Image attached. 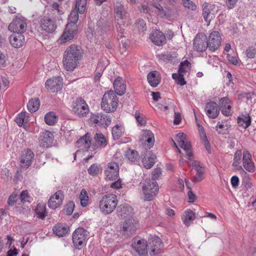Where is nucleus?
Here are the masks:
<instances>
[{
  "instance_id": "47",
  "label": "nucleus",
  "mask_w": 256,
  "mask_h": 256,
  "mask_svg": "<svg viewBox=\"0 0 256 256\" xmlns=\"http://www.w3.org/2000/svg\"><path fill=\"white\" fill-rule=\"evenodd\" d=\"M122 131L121 126L116 125L112 129V135L114 140H118L122 136Z\"/></svg>"
},
{
  "instance_id": "39",
  "label": "nucleus",
  "mask_w": 256,
  "mask_h": 256,
  "mask_svg": "<svg viewBox=\"0 0 256 256\" xmlns=\"http://www.w3.org/2000/svg\"><path fill=\"white\" fill-rule=\"evenodd\" d=\"M58 118L54 112H50L44 116L46 123L49 126L54 125L57 122Z\"/></svg>"
},
{
  "instance_id": "4",
  "label": "nucleus",
  "mask_w": 256,
  "mask_h": 256,
  "mask_svg": "<svg viewBox=\"0 0 256 256\" xmlns=\"http://www.w3.org/2000/svg\"><path fill=\"white\" fill-rule=\"evenodd\" d=\"M118 101L116 93L112 90L108 91L103 96L102 108L106 112H114L117 108Z\"/></svg>"
},
{
  "instance_id": "29",
  "label": "nucleus",
  "mask_w": 256,
  "mask_h": 256,
  "mask_svg": "<svg viewBox=\"0 0 256 256\" xmlns=\"http://www.w3.org/2000/svg\"><path fill=\"white\" fill-rule=\"evenodd\" d=\"M53 134L50 132L46 131L43 132L40 140V146L42 148H48L52 144L53 141Z\"/></svg>"
},
{
  "instance_id": "25",
  "label": "nucleus",
  "mask_w": 256,
  "mask_h": 256,
  "mask_svg": "<svg viewBox=\"0 0 256 256\" xmlns=\"http://www.w3.org/2000/svg\"><path fill=\"white\" fill-rule=\"evenodd\" d=\"M112 24V22L110 19L100 18L97 22V30L100 32V34L102 35L110 29Z\"/></svg>"
},
{
  "instance_id": "55",
  "label": "nucleus",
  "mask_w": 256,
  "mask_h": 256,
  "mask_svg": "<svg viewBox=\"0 0 256 256\" xmlns=\"http://www.w3.org/2000/svg\"><path fill=\"white\" fill-rule=\"evenodd\" d=\"M192 166L196 171V174H204V168L200 166V162L194 161L192 163Z\"/></svg>"
},
{
  "instance_id": "54",
  "label": "nucleus",
  "mask_w": 256,
  "mask_h": 256,
  "mask_svg": "<svg viewBox=\"0 0 256 256\" xmlns=\"http://www.w3.org/2000/svg\"><path fill=\"white\" fill-rule=\"evenodd\" d=\"M161 174L162 170L160 168H155L152 172V178L151 180L156 181V180L159 178Z\"/></svg>"
},
{
  "instance_id": "49",
  "label": "nucleus",
  "mask_w": 256,
  "mask_h": 256,
  "mask_svg": "<svg viewBox=\"0 0 256 256\" xmlns=\"http://www.w3.org/2000/svg\"><path fill=\"white\" fill-rule=\"evenodd\" d=\"M100 170V166L97 164H92L88 169V174L93 176H96L98 174Z\"/></svg>"
},
{
  "instance_id": "7",
  "label": "nucleus",
  "mask_w": 256,
  "mask_h": 256,
  "mask_svg": "<svg viewBox=\"0 0 256 256\" xmlns=\"http://www.w3.org/2000/svg\"><path fill=\"white\" fill-rule=\"evenodd\" d=\"M26 27L25 19L16 17L9 24L8 28L14 33L22 34L26 31Z\"/></svg>"
},
{
  "instance_id": "13",
  "label": "nucleus",
  "mask_w": 256,
  "mask_h": 256,
  "mask_svg": "<svg viewBox=\"0 0 256 256\" xmlns=\"http://www.w3.org/2000/svg\"><path fill=\"white\" fill-rule=\"evenodd\" d=\"M216 6L213 4H210L207 2H204L202 4V16L204 20L210 24L211 20L214 17L216 13L217 12Z\"/></svg>"
},
{
  "instance_id": "11",
  "label": "nucleus",
  "mask_w": 256,
  "mask_h": 256,
  "mask_svg": "<svg viewBox=\"0 0 256 256\" xmlns=\"http://www.w3.org/2000/svg\"><path fill=\"white\" fill-rule=\"evenodd\" d=\"M62 78L60 76L53 77L46 80L45 84L47 90L53 92H58L62 87Z\"/></svg>"
},
{
  "instance_id": "6",
  "label": "nucleus",
  "mask_w": 256,
  "mask_h": 256,
  "mask_svg": "<svg viewBox=\"0 0 256 256\" xmlns=\"http://www.w3.org/2000/svg\"><path fill=\"white\" fill-rule=\"evenodd\" d=\"M176 140L178 143L180 147L182 148L186 153L188 158L192 160L193 154L190 142L188 140L187 136L184 132H179L176 135Z\"/></svg>"
},
{
  "instance_id": "42",
  "label": "nucleus",
  "mask_w": 256,
  "mask_h": 256,
  "mask_svg": "<svg viewBox=\"0 0 256 256\" xmlns=\"http://www.w3.org/2000/svg\"><path fill=\"white\" fill-rule=\"evenodd\" d=\"M37 217L44 220L46 216V206L44 205L38 204L35 210Z\"/></svg>"
},
{
  "instance_id": "61",
  "label": "nucleus",
  "mask_w": 256,
  "mask_h": 256,
  "mask_svg": "<svg viewBox=\"0 0 256 256\" xmlns=\"http://www.w3.org/2000/svg\"><path fill=\"white\" fill-rule=\"evenodd\" d=\"M201 137H202V142L204 144V146L206 148H206L210 147V145L209 142H208V138L206 137V136L204 132L202 133Z\"/></svg>"
},
{
  "instance_id": "59",
  "label": "nucleus",
  "mask_w": 256,
  "mask_h": 256,
  "mask_svg": "<svg viewBox=\"0 0 256 256\" xmlns=\"http://www.w3.org/2000/svg\"><path fill=\"white\" fill-rule=\"evenodd\" d=\"M100 68V66L98 65V68L96 70V74L94 76V80L96 82L100 80L104 70L102 68Z\"/></svg>"
},
{
  "instance_id": "9",
  "label": "nucleus",
  "mask_w": 256,
  "mask_h": 256,
  "mask_svg": "<svg viewBox=\"0 0 256 256\" xmlns=\"http://www.w3.org/2000/svg\"><path fill=\"white\" fill-rule=\"evenodd\" d=\"M221 40V36L218 32H212L208 38H207L208 46L209 50L213 52L218 50L220 46Z\"/></svg>"
},
{
  "instance_id": "40",
  "label": "nucleus",
  "mask_w": 256,
  "mask_h": 256,
  "mask_svg": "<svg viewBox=\"0 0 256 256\" xmlns=\"http://www.w3.org/2000/svg\"><path fill=\"white\" fill-rule=\"evenodd\" d=\"M132 208L129 206H122L121 208V210L120 214L122 217H123L124 220L126 218H132Z\"/></svg>"
},
{
  "instance_id": "10",
  "label": "nucleus",
  "mask_w": 256,
  "mask_h": 256,
  "mask_svg": "<svg viewBox=\"0 0 256 256\" xmlns=\"http://www.w3.org/2000/svg\"><path fill=\"white\" fill-rule=\"evenodd\" d=\"M148 249H150V254L151 256L156 255V252H158L163 246V243L160 238L156 236H150L148 242Z\"/></svg>"
},
{
  "instance_id": "21",
  "label": "nucleus",
  "mask_w": 256,
  "mask_h": 256,
  "mask_svg": "<svg viewBox=\"0 0 256 256\" xmlns=\"http://www.w3.org/2000/svg\"><path fill=\"white\" fill-rule=\"evenodd\" d=\"M242 164L244 168L250 172L254 171V164L252 158V155L250 152L244 150L243 152Z\"/></svg>"
},
{
  "instance_id": "18",
  "label": "nucleus",
  "mask_w": 256,
  "mask_h": 256,
  "mask_svg": "<svg viewBox=\"0 0 256 256\" xmlns=\"http://www.w3.org/2000/svg\"><path fill=\"white\" fill-rule=\"evenodd\" d=\"M106 178L110 180H116L119 174V167L116 162H112L108 164L104 170Z\"/></svg>"
},
{
  "instance_id": "26",
  "label": "nucleus",
  "mask_w": 256,
  "mask_h": 256,
  "mask_svg": "<svg viewBox=\"0 0 256 256\" xmlns=\"http://www.w3.org/2000/svg\"><path fill=\"white\" fill-rule=\"evenodd\" d=\"M107 140L104 135L102 133H96L92 140L91 146L95 148H104L107 145Z\"/></svg>"
},
{
  "instance_id": "16",
  "label": "nucleus",
  "mask_w": 256,
  "mask_h": 256,
  "mask_svg": "<svg viewBox=\"0 0 256 256\" xmlns=\"http://www.w3.org/2000/svg\"><path fill=\"white\" fill-rule=\"evenodd\" d=\"M86 234L85 230L82 228H78L73 232L72 242L77 248V246H82L85 242Z\"/></svg>"
},
{
  "instance_id": "62",
  "label": "nucleus",
  "mask_w": 256,
  "mask_h": 256,
  "mask_svg": "<svg viewBox=\"0 0 256 256\" xmlns=\"http://www.w3.org/2000/svg\"><path fill=\"white\" fill-rule=\"evenodd\" d=\"M29 197L28 192L27 190H24L22 192L20 195V200L22 202H28L27 198Z\"/></svg>"
},
{
  "instance_id": "15",
  "label": "nucleus",
  "mask_w": 256,
  "mask_h": 256,
  "mask_svg": "<svg viewBox=\"0 0 256 256\" xmlns=\"http://www.w3.org/2000/svg\"><path fill=\"white\" fill-rule=\"evenodd\" d=\"M72 110L75 114L80 116H84L88 111L87 104L81 98H77L74 102Z\"/></svg>"
},
{
  "instance_id": "53",
  "label": "nucleus",
  "mask_w": 256,
  "mask_h": 256,
  "mask_svg": "<svg viewBox=\"0 0 256 256\" xmlns=\"http://www.w3.org/2000/svg\"><path fill=\"white\" fill-rule=\"evenodd\" d=\"M136 24L140 32H144L146 29V22L142 19H139L137 21Z\"/></svg>"
},
{
  "instance_id": "50",
  "label": "nucleus",
  "mask_w": 256,
  "mask_h": 256,
  "mask_svg": "<svg viewBox=\"0 0 256 256\" xmlns=\"http://www.w3.org/2000/svg\"><path fill=\"white\" fill-rule=\"evenodd\" d=\"M51 8L54 14H57L58 15H61L64 14V12L62 8H60V4L56 2L52 4Z\"/></svg>"
},
{
  "instance_id": "37",
  "label": "nucleus",
  "mask_w": 256,
  "mask_h": 256,
  "mask_svg": "<svg viewBox=\"0 0 256 256\" xmlns=\"http://www.w3.org/2000/svg\"><path fill=\"white\" fill-rule=\"evenodd\" d=\"M147 79L150 84L153 87L156 86L160 82V78L156 76V72H151L148 74Z\"/></svg>"
},
{
  "instance_id": "48",
  "label": "nucleus",
  "mask_w": 256,
  "mask_h": 256,
  "mask_svg": "<svg viewBox=\"0 0 256 256\" xmlns=\"http://www.w3.org/2000/svg\"><path fill=\"white\" fill-rule=\"evenodd\" d=\"M160 58L162 60H168L172 62L176 57V54L174 52H166L160 55Z\"/></svg>"
},
{
  "instance_id": "52",
  "label": "nucleus",
  "mask_w": 256,
  "mask_h": 256,
  "mask_svg": "<svg viewBox=\"0 0 256 256\" xmlns=\"http://www.w3.org/2000/svg\"><path fill=\"white\" fill-rule=\"evenodd\" d=\"M183 5L184 7L187 8L192 10H195L196 9V4L190 0H184L182 1Z\"/></svg>"
},
{
  "instance_id": "36",
  "label": "nucleus",
  "mask_w": 256,
  "mask_h": 256,
  "mask_svg": "<svg viewBox=\"0 0 256 256\" xmlns=\"http://www.w3.org/2000/svg\"><path fill=\"white\" fill-rule=\"evenodd\" d=\"M40 106V101L38 98H32L27 104L28 110L30 112H36L38 110Z\"/></svg>"
},
{
  "instance_id": "17",
  "label": "nucleus",
  "mask_w": 256,
  "mask_h": 256,
  "mask_svg": "<svg viewBox=\"0 0 256 256\" xmlns=\"http://www.w3.org/2000/svg\"><path fill=\"white\" fill-rule=\"evenodd\" d=\"M92 120L98 126L104 125L105 128L108 127L111 124V118L106 114L97 113L94 114L91 117Z\"/></svg>"
},
{
  "instance_id": "14",
  "label": "nucleus",
  "mask_w": 256,
  "mask_h": 256,
  "mask_svg": "<svg viewBox=\"0 0 256 256\" xmlns=\"http://www.w3.org/2000/svg\"><path fill=\"white\" fill-rule=\"evenodd\" d=\"M206 36L203 34H198L194 40V48L198 52H204L208 48Z\"/></svg>"
},
{
  "instance_id": "22",
  "label": "nucleus",
  "mask_w": 256,
  "mask_h": 256,
  "mask_svg": "<svg viewBox=\"0 0 256 256\" xmlns=\"http://www.w3.org/2000/svg\"><path fill=\"white\" fill-rule=\"evenodd\" d=\"M219 108L222 110V114L226 116L232 115L231 110V101L228 97L225 96L220 98L219 101Z\"/></svg>"
},
{
  "instance_id": "32",
  "label": "nucleus",
  "mask_w": 256,
  "mask_h": 256,
  "mask_svg": "<svg viewBox=\"0 0 256 256\" xmlns=\"http://www.w3.org/2000/svg\"><path fill=\"white\" fill-rule=\"evenodd\" d=\"M156 158V156L151 152H149L142 160L144 167L147 169L152 168L155 163Z\"/></svg>"
},
{
  "instance_id": "56",
  "label": "nucleus",
  "mask_w": 256,
  "mask_h": 256,
  "mask_svg": "<svg viewBox=\"0 0 256 256\" xmlns=\"http://www.w3.org/2000/svg\"><path fill=\"white\" fill-rule=\"evenodd\" d=\"M256 54V49L253 47H249L246 50V56L250 58H252L255 57Z\"/></svg>"
},
{
  "instance_id": "58",
  "label": "nucleus",
  "mask_w": 256,
  "mask_h": 256,
  "mask_svg": "<svg viewBox=\"0 0 256 256\" xmlns=\"http://www.w3.org/2000/svg\"><path fill=\"white\" fill-rule=\"evenodd\" d=\"M124 24H120V23H118V24L116 26V29L117 32H118V36L120 38L124 37Z\"/></svg>"
},
{
  "instance_id": "23",
  "label": "nucleus",
  "mask_w": 256,
  "mask_h": 256,
  "mask_svg": "<svg viewBox=\"0 0 256 256\" xmlns=\"http://www.w3.org/2000/svg\"><path fill=\"white\" fill-rule=\"evenodd\" d=\"M40 26L42 30L48 32H54L57 27L54 20L46 17L40 20Z\"/></svg>"
},
{
  "instance_id": "8",
  "label": "nucleus",
  "mask_w": 256,
  "mask_h": 256,
  "mask_svg": "<svg viewBox=\"0 0 256 256\" xmlns=\"http://www.w3.org/2000/svg\"><path fill=\"white\" fill-rule=\"evenodd\" d=\"M138 227L137 220L133 218H126L122 223L121 229L124 234L129 236L134 233Z\"/></svg>"
},
{
  "instance_id": "45",
  "label": "nucleus",
  "mask_w": 256,
  "mask_h": 256,
  "mask_svg": "<svg viewBox=\"0 0 256 256\" xmlns=\"http://www.w3.org/2000/svg\"><path fill=\"white\" fill-rule=\"evenodd\" d=\"M87 0H76L75 7L80 14H83L86 10Z\"/></svg>"
},
{
  "instance_id": "64",
  "label": "nucleus",
  "mask_w": 256,
  "mask_h": 256,
  "mask_svg": "<svg viewBox=\"0 0 256 256\" xmlns=\"http://www.w3.org/2000/svg\"><path fill=\"white\" fill-rule=\"evenodd\" d=\"M239 184V178L237 176H233L231 178V184L233 188H236Z\"/></svg>"
},
{
  "instance_id": "43",
  "label": "nucleus",
  "mask_w": 256,
  "mask_h": 256,
  "mask_svg": "<svg viewBox=\"0 0 256 256\" xmlns=\"http://www.w3.org/2000/svg\"><path fill=\"white\" fill-rule=\"evenodd\" d=\"M190 63L188 60L182 62H180L179 66L178 73L182 74H184L188 72V70L190 69Z\"/></svg>"
},
{
  "instance_id": "34",
  "label": "nucleus",
  "mask_w": 256,
  "mask_h": 256,
  "mask_svg": "<svg viewBox=\"0 0 256 256\" xmlns=\"http://www.w3.org/2000/svg\"><path fill=\"white\" fill-rule=\"evenodd\" d=\"M126 156L130 162L135 164L140 159L138 152L134 150L128 149L126 152Z\"/></svg>"
},
{
  "instance_id": "2",
  "label": "nucleus",
  "mask_w": 256,
  "mask_h": 256,
  "mask_svg": "<svg viewBox=\"0 0 256 256\" xmlns=\"http://www.w3.org/2000/svg\"><path fill=\"white\" fill-rule=\"evenodd\" d=\"M78 10L76 8L71 12L69 16L70 22L66 24L64 32L58 40L60 44H64L72 39L77 31L76 24L78 20Z\"/></svg>"
},
{
  "instance_id": "1",
  "label": "nucleus",
  "mask_w": 256,
  "mask_h": 256,
  "mask_svg": "<svg viewBox=\"0 0 256 256\" xmlns=\"http://www.w3.org/2000/svg\"><path fill=\"white\" fill-rule=\"evenodd\" d=\"M82 51L80 47L72 44L68 47L64 54V66L67 70H73L82 57Z\"/></svg>"
},
{
  "instance_id": "24",
  "label": "nucleus",
  "mask_w": 256,
  "mask_h": 256,
  "mask_svg": "<svg viewBox=\"0 0 256 256\" xmlns=\"http://www.w3.org/2000/svg\"><path fill=\"white\" fill-rule=\"evenodd\" d=\"M34 154L30 149L28 148L22 152L20 162L22 166L28 168L30 166L34 158Z\"/></svg>"
},
{
  "instance_id": "63",
  "label": "nucleus",
  "mask_w": 256,
  "mask_h": 256,
  "mask_svg": "<svg viewBox=\"0 0 256 256\" xmlns=\"http://www.w3.org/2000/svg\"><path fill=\"white\" fill-rule=\"evenodd\" d=\"M204 178V174H196L194 177L192 182L194 183L199 182Z\"/></svg>"
},
{
  "instance_id": "5",
  "label": "nucleus",
  "mask_w": 256,
  "mask_h": 256,
  "mask_svg": "<svg viewBox=\"0 0 256 256\" xmlns=\"http://www.w3.org/2000/svg\"><path fill=\"white\" fill-rule=\"evenodd\" d=\"M158 183L150 179H146L143 183L142 191L144 194V200L150 201L157 195L158 192Z\"/></svg>"
},
{
  "instance_id": "33",
  "label": "nucleus",
  "mask_w": 256,
  "mask_h": 256,
  "mask_svg": "<svg viewBox=\"0 0 256 256\" xmlns=\"http://www.w3.org/2000/svg\"><path fill=\"white\" fill-rule=\"evenodd\" d=\"M68 227L62 224H57L52 228L54 233L56 236L62 237L64 236L68 231Z\"/></svg>"
},
{
  "instance_id": "35",
  "label": "nucleus",
  "mask_w": 256,
  "mask_h": 256,
  "mask_svg": "<svg viewBox=\"0 0 256 256\" xmlns=\"http://www.w3.org/2000/svg\"><path fill=\"white\" fill-rule=\"evenodd\" d=\"M195 213L190 210L186 211L183 214L182 219L184 223L186 226H189L190 222L195 218Z\"/></svg>"
},
{
  "instance_id": "12",
  "label": "nucleus",
  "mask_w": 256,
  "mask_h": 256,
  "mask_svg": "<svg viewBox=\"0 0 256 256\" xmlns=\"http://www.w3.org/2000/svg\"><path fill=\"white\" fill-rule=\"evenodd\" d=\"M132 246L140 256H146L148 254V246L146 242L144 240L133 238Z\"/></svg>"
},
{
  "instance_id": "19",
  "label": "nucleus",
  "mask_w": 256,
  "mask_h": 256,
  "mask_svg": "<svg viewBox=\"0 0 256 256\" xmlns=\"http://www.w3.org/2000/svg\"><path fill=\"white\" fill-rule=\"evenodd\" d=\"M150 38L153 44L158 46H162L166 42L165 35L158 30H153L150 35Z\"/></svg>"
},
{
  "instance_id": "57",
  "label": "nucleus",
  "mask_w": 256,
  "mask_h": 256,
  "mask_svg": "<svg viewBox=\"0 0 256 256\" xmlns=\"http://www.w3.org/2000/svg\"><path fill=\"white\" fill-rule=\"evenodd\" d=\"M74 208V204L73 202H69L66 206V214L68 215H70L73 211Z\"/></svg>"
},
{
  "instance_id": "46",
  "label": "nucleus",
  "mask_w": 256,
  "mask_h": 256,
  "mask_svg": "<svg viewBox=\"0 0 256 256\" xmlns=\"http://www.w3.org/2000/svg\"><path fill=\"white\" fill-rule=\"evenodd\" d=\"M172 78L176 80L178 84L184 86L186 84V81L184 80L182 74H172Z\"/></svg>"
},
{
  "instance_id": "28",
  "label": "nucleus",
  "mask_w": 256,
  "mask_h": 256,
  "mask_svg": "<svg viewBox=\"0 0 256 256\" xmlns=\"http://www.w3.org/2000/svg\"><path fill=\"white\" fill-rule=\"evenodd\" d=\"M10 42L12 46L18 48L24 44V37L22 34L14 33L10 37Z\"/></svg>"
},
{
  "instance_id": "38",
  "label": "nucleus",
  "mask_w": 256,
  "mask_h": 256,
  "mask_svg": "<svg viewBox=\"0 0 256 256\" xmlns=\"http://www.w3.org/2000/svg\"><path fill=\"white\" fill-rule=\"evenodd\" d=\"M251 123V118L248 115H242L238 117V124L239 126L244 128H246Z\"/></svg>"
},
{
  "instance_id": "20",
  "label": "nucleus",
  "mask_w": 256,
  "mask_h": 256,
  "mask_svg": "<svg viewBox=\"0 0 256 256\" xmlns=\"http://www.w3.org/2000/svg\"><path fill=\"white\" fill-rule=\"evenodd\" d=\"M205 111L206 115L210 118L214 119L218 117L220 113V108L218 104L213 101L206 104Z\"/></svg>"
},
{
  "instance_id": "31",
  "label": "nucleus",
  "mask_w": 256,
  "mask_h": 256,
  "mask_svg": "<svg viewBox=\"0 0 256 256\" xmlns=\"http://www.w3.org/2000/svg\"><path fill=\"white\" fill-rule=\"evenodd\" d=\"M114 88L116 94L122 96L126 92V86L122 78H118L114 82Z\"/></svg>"
},
{
  "instance_id": "44",
  "label": "nucleus",
  "mask_w": 256,
  "mask_h": 256,
  "mask_svg": "<svg viewBox=\"0 0 256 256\" xmlns=\"http://www.w3.org/2000/svg\"><path fill=\"white\" fill-rule=\"evenodd\" d=\"M64 199V195L62 193V192L60 190H58L56 192L54 195L52 196L49 199V204H51L52 203H54L52 202V200H56L57 202H58L59 203L61 204H62V200Z\"/></svg>"
},
{
  "instance_id": "30",
  "label": "nucleus",
  "mask_w": 256,
  "mask_h": 256,
  "mask_svg": "<svg viewBox=\"0 0 256 256\" xmlns=\"http://www.w3.org/2000/svg\"><path fill=\"white\" fill-rule=\"evenodd\" d=\"M126 10L122 2L117 1L115 4L114 11L117 18L122 20L125 18L127 14Z\"/></svg>"
},
{
  "instance_id": "3",
  "label": "nucleus",
  "mask_w": 256,
  "mask_h": 256,
  "mask_svg": "<svg viewBox=\"0 0 256 256\" xmlns=\"http://www.w3.org/2000/svg\"><path fill=\"white\" fill-rule=\"evenodd\" d=\"M118 204L116 196L114 194L104 195L100 202V211L104 214L112 213Z\"/></svg>"
},
{
  "instance_id": "41",
  "label": "nucleus",
  "mask_w": 256,
  "mask_h": 256,
  "mask_svg": "<svg viewBox=\"0 0 256 256\" xmlns=\"http://www.w3.org/2000/svg\"><path fill=\"white\" fill-rule=\"evenodd\" d=\"M144 134L147 136L146 139H144V142L148 143V146L150 148L152 147L154 142V135L153 133L150 130H144Z\"/></svg>"
},
{
  "instance_id": "60",
  "label": "nucleus",
  "mask_w": 256,
  "mask_h": 256,
  "mask_svg": "<svg viewBox=\"0 0 256 256\" xmlns=\"http://www.w3.org/2000/svg\"><path fill=\"white\" fill-rule=\"evenodd\" d=\"M17 195L12 194L8 198V204L10 206H13L16 202Z\"/></svg>"
},
{
  "instance_id": "51",
  "label": "nucleus",
  "mask_w": 256,
  "mask_h": 256,
  "mask_svg": "<svg viewBox=\"0 0 256 256\" xmlns=\"http://www.w3.org/2000/svg\"><path fill=\"white\" fill-rule=\"evenodd\" d=\"M26 112H22L19 114L15 118V122L18 126H21L24 122Z\"/></svg>"
},
{
  "instance_id": "27",
  "label": "nucleus",
  "mask_w": 256,
  "mask_h": 256,
  "mask_svg": "<svg viewBox=\"0 0 256 256\" xmlns=\"http://www.w3.org/2000/svg\"><path fill=\"white\" fill-rule=\"evenodd\" d=\"M79 148L82 150H88L92 144V138L90 133H86L84 136L79 138L76 142Z\"/></svg>"
}]
</instances>
